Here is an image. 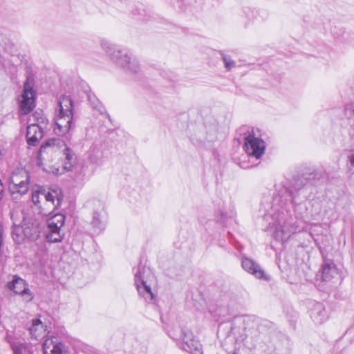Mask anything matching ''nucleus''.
I'll return each instance as SVG.
<instances>
[{"instance_id":"obj_1","label":"nucleus","mask_w":354,"mask_h":354,"mask_svg":"<svg viewBox=\"0 0 354 354\" xmlns=\"http://www.w3.org/2000/svg\"><path fill=\"white\" fill-rule=\"evenodd\" d=\"M305 189L304 187L294 192L283 187L273 196L263 219L268 224L266 231L276 241L284 243L304 227L308 212Z\"/></svg>"},{"instance_id":"obj_2","label":"nucleus","mask_w":354,"mask_h":354,"mask_svg":"<svg viewBox=\"0 0 354 354\" xmlns=\"http://www.w3.org/2000/svg\"><path fill=\"white\" fill-rule=\"evenodd\" d=\"M101 46L110 59L122 68L126 73L136 74L140 71V64L138 60L133 58L127 50L121 49L106 40L101 41Z\"/></svg>"},{"instance_id":"obj_3","label":"nucleus","mask_w":354,"mask_h":354,"mask_svg":"<svg viewBox=\"0 0 354 354\" xmlns=\"http://www.w3.org/2000/svg\"><path fill=\"white\" fill-rule=\"evenodd\" d=\"M21 216V214L17 211L11 213V219L12 221V230L11 232L12 237L15 243L21 242L35 241L39 236V230L37 224L30 216H24V223L21 225L20 221H16L15 216Z\"/></svg>"},{"instance_id":"obj_4","label":"nucleus","mask_w":354,"mask_h":354,"mask_svg":"<svg viewBox=\"0 0 354 354\" xmlns=\"http://www.w3.org/2000/svg\"><path fill=\"white\" fill-rule=\"evenodd\" d=\"M31 199L38 213L44 216L50 214L61 204V199L55 191L46 192L41 186L32 189Z\"/></svg>"},{"instance_id":"obj_5","label":"nucleus","mask_w":354,"mask_h":354,"mask_svg":"<svg viewBox=\"0 0 354 354\" xmlns=\"http://www.w3.org/2000/svg\"><path fill=\"white\" fill-rule=\"evenodd\" d=\"M63 146L62 156L64 159L63 167L62 169H56L55 171H53L56 175H61L64 171H71L76 164V157L75 153L60 139L51 138L46 140L40 147L39 151V158L42 153L47 152H53L55 148Z\"/></svg>"},{"instance_id":"obj_6","label":"nucleus","mask_w":354,"mask_h":354,"mask_svg":"<svg viewBox=\"0 0 354 354\" xmlns=\"http://www.w3.org/2000/svg\"><path fill=\"white\" fill-rule=\"evenodd\" d=\"M59 111L55 120L54 131L59 136L66 135L71 127L73 119V102L68 95L59 99Z\"/></svg>"},{"instance_id":"obj_7","label":"nucleus","mask_w":354,"mask_h":354,"mask_svg":"<svg viewBox=\"0 0 354 354\" xmlns=\"http://www.w3.org/2000/svg\"><path fill=\"white\" fill-rule=\"evenodd\" d=\"M319 248L323 258V263L321 267L322 279L330 281L338 275L337 268L333 263L337 252L334 250L333 245H323Z\"/></svg>"},{"instance_id":"obj_8","label":"nucleus","mask_w":354,"mask_h":354,"mask_svg":"<svg viewBox=\"0 0 354 354\" xmlns=\"http://www.w3.org/2000/svg\"><path fill=\"white\" fill-rule=\"evenodd\" d=\"M151 276L150 268L141 263L134 269L135 284L138 292L148 302H152L155 297L151 287L147 285V279Z\"/></svg>"},{"instance_id":"obj_9","label":"nucleus","mask_w":354,"mask_h":354,"mask_svg":"<svg viewBox=\"0 0 354 354\" xmlns=\"http://www.w3.org/2000/svg\"><path fill=\"white\" fill-rule=\"evenodd\" d=\"M29 174L23 169H18L12 174L9 188L12 194H19L24 195L29 189Z\"/></svg>"},{"instance_id":"obj_10","label":"nucleus","mask_w":354,"mask_h":354,"mask_svg":"<svg viewBox=\"0 0 354 354\" xmlns=\"http://www.w3.org/2000/svg\"><path fill=\"white\" fill-rule=\"evenodd\" d=\"M244 149L249 156L259 159L265 152V142L259 138L255 137L253 131L244 136Z\"/></svg>"},{"instance_id":"obj_11","label":"nucleus","mask_w":354,"mask_h":354,"mask_svg":"<svg viewBox=\"0 0 354 354\" xmlns=\"http://www.w3.org/2000/svg\"><path fill=\"white\" fill-rule=\"evenodd\" d=\"M65 222V216L62 214H57L48 220V230L46 233V239L48 243L60 242L62 236L60 229Z\"/></svg>"},{"instance_id":"obj_12","label":"nucleus","mask_w":354,"mask_h":354,"mask_svg":"<svg viewBox=\"0 0 354 354\" xmlns=\"http://www.w3.org/2000/svg\"><path fill=\"white\" fill-rule=\"evenodd\" d=\"M97 209H94L91 221V234L97 235L105 229L106 224L107 215L104 209L103 203L100 201H94Z\"/></svg>"},{"instance_id":"obj_13","label":"nucleus","mask_w":354,"mask_h":354,"mask_svg":"<svg viewBox=\"0 0 354 354\" xmlns=\"http://www.w3.org/2000/svg\"><path fill=\"white\" fill-rule=\"evenodd\" d=\"M180 347L183 350L190 354H203L202 346L200 342L193 335V333L187 328L181 330Z\"/></svg>"},{"instance_id":"obj_14","label":"nucleus","mask_w":354,"mask_h":354,"mask_svg":"<svg viewBox=\"0 0 354 354\" xmlns=\"http://www.w3.org/2000/svg\"><path fill=\"white\" fill-rule=\"evenodd\" d=\"M7 287L15 293L21 295L26 302L33 299V295L28 288L26 281L17 275L13 276L12 280L7 284Z\"/></svg>"},{"instance_id":"obj_15","label":"nucleus","mask_w":354,"mask_h":354,"mask_svg":"<svg viewBox=\"0 0 354 354\" xmlns=\"http://www.w3.org/2000/svg\"><path fill=\"white\" fill-rule=\"evenodd\" d=\"M35 106V92L26 82L24 84L19 111L21 114L26 115L31 112Z\"/></svg>"},{"instance_id":"obj_16","label":"nucleus","mask_w":354,"mask_h":354,"mask_svg":"<svg viewBox=\"0 0 354 354\" xmlns=\"http://www.w3.org/2000/svg\"><path fill=\"white\" fill-rule=\"evenodd\" d=\"M243 333H241L237 330L235 327H232V331L234 333L236 342H242L245 346L249 348H253L255 344L253 342L252 335L257 334V331L254 329H247L244 326H242Z\"/></svg>"},{"instance_id":"obj_17","label":"nucleus","mask_w":354,"mask_h":354,"mask_svg":"<svg viewBox=\"0 0 354 354\" xmlns=\"http://www.w3.org/2000/svg\"><path fill=\"white\" fill-rule=\"evenodd\" d=\"M43 136V127L39 124H30L27 127L26 136L29 145L35 146Z\"/></svg>"},{"instance_id":"obj_18","label":"nucleus","mask_w":354,"mask_h":354,"mask_svg":"<svg viewBox=\"0 0 354 354\" xmlns=\"http://www.w3.org/2000/svg\"><path fill=\"white\" fill-rule=\"evenodd\" d=\"M241 266L245 272L254 275L257 278H264V271L262 270L260 266L252 259L248 258L245 256L242 257Z\"/></svg>"},{"instance_id":"obj_19","label":"nucleus","mask_w":354,"mask_h":354,"mask_svg":"<svg viewBox=\"0 0 354 354\" xmlns=\"http://www.w3.org/2000/svg\"><path fill=\"white\" fill-rule=\"evenodd\" d=\"M310 317L316 324H322L328 319V314L322 303L316 302L313 304L310 309Z\"/></svg>"},{"instance_id":"obj_20","label":"nucleus","mask_w":354,"mask_h":354,"mask_svg":"<svg viewBox=\"0 0 354 354\" xmlns=\"http://www.w3.org/2000/svg\"><path fill=\"white\" fill-rule=\"evenodd\" d=\"M44 354H62L64 345L57 338L46 339L43 344Z\"/></svg>"},{"instance_id":"obj_21","label":"nucleus","mask_w":354,"mask_h":354,"mask_svg":"<svg viewBox=\"0 0 354 354\" xmlns=\"http://www.w3.org/2000/svg\"><path fill=\"white\" fill-rule=\"evenodd\" d=\"M29 331L32 338L35 339H43L47 334L46 326H44L39 319L32 320V324L29 328Z\"/></svg>"},{"instance_id":"obj_22","label":"nucleus","mask_w":354,"mask_h":354,"mask_svg":"<svg viewBox=\"0 0 354 354\" xmlns=\"http://www.w3.org/2000/svg\"><path fill=\"white\" fill-rule=\"evenodd\" d=\"M15 354H32L28 347L21 343H15L12 345Z\"/></svg>"},{"instance_id":"obj_23","label":"nucleus","mask_w":354,"mask_h":354,"mask_svg":"<svg viewBox=\"0 0 354 354\" xmlns=\"http://www.w3.org/2000/svg\"><path fill=\"white\" fill-rule=\"evenodd\" d=\"M30 120L33 122L32 124H39L41 126L46 124V118L43 115L42 111H36L34 112Z\"/></svg>"},{"instance_id":"obj_24","label":"nucleus","mask_w":354,"mask_h":354,"mask_svg":"<svg viewBox=\"0 0 354 354\" xmlns=\"http://www.w3.org/2000/svg\"><path fill=\"white\" fill-rule=\"evenodd\" d=\"M89 100L91 101V105L94 110H96L100 115L105 114L109 117V115L106 113L104 106L97 99H93V101H92L91 97H89Z\"/></svg>"},{"instance_id":"obj_25","label":"nucleus","mask_w":354,"mask_h":354,"mask_svg":"<svg viewBox=\"0 0 354 354\" xmlns=\"http://www.w3.org/2000/svg\"><path fill=\"white\" fill-rule=\"evenodd\" d=\"M222 60L224 63L225 68L230 71L236 66V62L231 57L224 53H221Z\"/></svg>"},{"instance_id":"obj_26","label":"nucleus","mask_w":354,"mask_h":354,"mask_svg":"<svg viewBox=\"0 0 354 354\" xmlns=\"http://www.w3.org/2000/svg\"><path fill=\"white\" fill-rule=\"evenodd\" d=\"M234 216V213L233 212H231V214L227 216L225 213L220 211L218 214L216 216L217 222L221 223L222 225H226L229 218H232Z\"/></svg>"},{"instance_id":"obj_27","label":"nucleus","mask_w":354,"mask_h":354,"mask_svg":"<svg viewBox=\"0 0 354 354\" xmlns=\"http://www.w3.org/2000/svg\"><path fill=\"white\" fill-rule=\"evenodd\" d=\"M347 160L349 169L354 173V149L348 151Z\"/></svg>"},{"instance_id":"obj_28","label":"nucleus","mask_w":354,"mask_h":354,"mask_svg":"<svg viewBox=\"0 0 354 354\" xmlns=\"http://www.w3.org/2000/svg\"><path fill=\"white\" fill-rule=\"evenodd\" d=\"M345 115L354 124V109L351 105H347L345 107Z\"/></svg>"},{"instance_id":"obj_29","label":"nucleus","mask_w":354,"mask_h":354,"mask_svg":"<svg viewBox=\"0 0 354 354\" xmlns=\"http://www.w3.org/2000/svg\"><path fill=\"white\" fill-rule=\"evenodd\" d=\"M14 211H17V212H19V213L21 214V216H15L16 221H20L21 222V225L24 223V216H29V215L26 214L23 211H19V210H17V209H13L12 211H11L10 214L12 212H14Z\"/></svg>"},{"instance_id":"obj_30","label":"nucleus","mask_w":354,"mask_h":354,"mask_svg":"<svg viewBox=\"0 0 354 354\" xmlns=\"http://www.w3.org/2000/svg\"><path fill=\"white\" fill-rule=\"evenodd\" d=\"M89 159H90L91 162H92L93 163L99 164V159L97 158H96L95 156H94L93 155H90Z\"/></svg>"},{"instance_id":"obj_31","label":"nucleus","mask_w":354,"mask_h":354,"mask_svg":"<svg viewBox=\"0 0 354 354\" xmlns=\"http://www.w3.org/2000/svg\"><path fill=\"white\" fill-rule=\"evenodd\" d=\"M3 230L1 225H0V243H3Z\"/></svg>"},{"instance_id":"obj_32","label":"nucleus","mask_w":354,"mask_h":354,"mask_svg":"<svg viewBox=\"0 0 354 354\" xmlns=\"http://www.w3.org/2000/svg\"><path fill=\"white\" fill-rule=\"evenodd\" d=\"M314 241H315V243H317V242L319 241V239H315V238H314Z\"/></svg>"},{"instance_id":"obj_33","label":"nucleus","mask_w":354,"mask_h":354,"mask_svg":"<svg viewBox=\"0 0 354 354\" xmlns=\"http://www.w3.org/2000/svg\"><path fill=\"white\" fill-rule=\"evenodd\" d=\"M171 337H172L173 339H178L176 337H175V336H174V335H171Z\"/></svg>"}]
</instances>
